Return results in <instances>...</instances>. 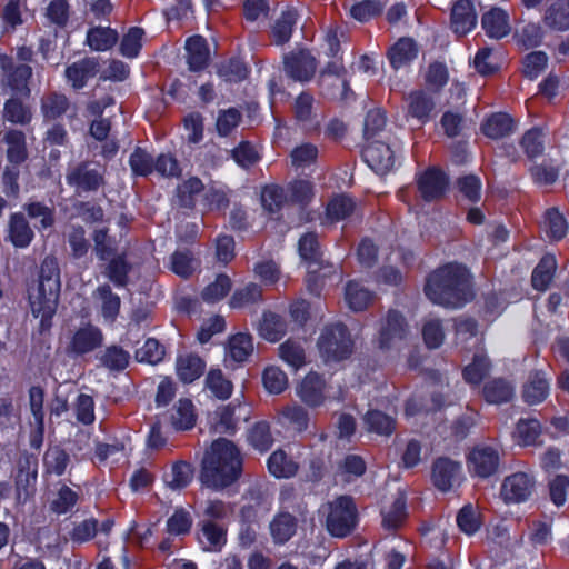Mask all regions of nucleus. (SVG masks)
<instances>
[{
    "instance_id": "obj_1",
    "label": "nucleus",
    "mask_w": 569,
    "mask_h": 569,
    "mask_svg": "<svg viewBox=\"0 0 569 569\" xmlns=\"http://www.w3.org/2000/svg\"><path fill=\"white\" fill-rule=\"evenodd\" d=\"M242 473V457L233 442L224 438L214 440L201 463L200 481L216 491L233 485Z\"/></svg>"
},
{
    "instance_id": "obj_2",
    "label": "nucleus",
    "mask_w": 569,
    "mask_h": 569,
    "mask_svg": "<svg viewBox=\"0 0 569 569\" xmlns=\"http://www.w3.org/2000/svg\"><path fill=\"white\" fill-rule=\"evenodd\" d=\"M426 296L436 305L462 307L472 298L470 273L458 263H448L433 271L425 286Z\"/></svg>"
},
{
    "instance_id": "obj_3",
    "label": "nucleus",
    "mask_w": 569,
    "mask_h": 569,
    "mask_svg": "<svg viewBox=\"0 0 569 569\" xmlns=\"http://www.w3.org/2000/svg\"><path fill=\"white\" fill-rule=\"evenodd\" d=\"M317 346L325 362L342 361L353 351V340L342 323L326 326L318 338Z\"/></svg>"
},
{
    "instance_id": "obj_4",
    "label": "nucleus",
    "mask_w": 569,
    "mask_h": 569,
    "mask_svg": "<svg viewBox=\"0 0 569 569\" xmlns=\"http://www.w3.org/2000/svg\"><path fill=\"white\" fill-rule=\"evenodd\" d=\"M328 531L339 538L348 536L356 526L357 510L351 498L341 496L323 506Z\"/></svg>"
},
{
    "instance_id": "obj_5",
    "label": "nucleus",
    "mask_w": 569,
    "mask_h": 569,
    "mask_svg": "<svg viewBox=\"0 0 569 569\" xmlns=\"http://www.w3.org/2000/svg\"><path fill=\"white\" fill-rule=\"evenodd\" d=\"M106 168L97 161H81L69 167L66 181L77 193L96 192L106 183Z\"/></svg>"
},
{
    "instance_id": "obj_6",
    "label": "nucleus",
    "mask_w": 569,
    "mask_h": 569,
    "mask_svg": "<svg viewBox=\"0 0 569 569\" xmlns=\"http://www.w3.org/2000/svg\"><path fill=\"white\" fill-rule=\"evenodd\" d=\"M410 327L399 311L389 310L380 321L377 345L381 350L397 349L407 340Z\"/></svg>"
},
{
    "instance_id": "obj_7",
    "label": "nucleus",
    "mask_w": 569,
    "mask_h": 569,
    "mask_svg": "<svg viewBox=\"0 0 569 569\" xmlns=\"http://www.w3.org/2000/svg\"><path fill=\"white\" fill-rule=\"evenodd\" d=\"M500 451L492 445H477L467 455V467L471 476L489 478L498 471Z\"/></svg>"
},
{
    "instance_id": "obj_8",
    "label": "nucleus",
    "mask_w": 569,
    "mask_h": 569,
    "mask_svg": "<svg viewBox=\"0 0 569 569\" xmlns=\"http://www.w3.org/2000/svg\"><path fill=\"white\" fill-rule=\"evenodd\" d=\"M32 68L28 64H14L11 57L0 53V81L2 87L9 88L13 93L30 94L29 80Z\"/></svg>"
},
{
    "instance_id": "obj_9",
    "label": "nucleus",
    "mask_w": 569,
    "mask_h": 569,
    "mask_svg": "<svg viewBox=\"0 0 569 569\" xmlns=\"http://www.w3.org/2000/svg\"><path fill=\"white\" fill-rule=\"evenodd\" d=\"M60 290L49 291L47 287L37 284L29 295L31 312L40 318L43 329L49 328L51 318L56 313Z\"/></svg>"
},
{
    "instance_id": "obj_10",
    "label": "nucleus",
    "mask_w": 569,
    "mask_h": 569,
    "mask_svg": "<svg viewBox=\"0 0 569 569\" xmlns=\"http://www.w3.org/2000/svg\"><path fill=\"white\" fill-rule=\"evenodd\" d=\"M283 71L293 81L308 82L317 71L316 58L307 50L291 51L283 56Z\"/></svg>"
},
{
    "instance_id": "obj_11",
    "label": "nucleus",
    "mask_w": 569,
    "mask_h": 569,
    "mask_svg": "<svg viewBox=\"0 0 569 569\" xmlns=\"http://www.w3.org/2000/svg\"><path fill=\"white\" fill-rule=\"evenodd\" d=\"M368 166L379 174H386L395 167L396 150L387 142L373 140L362 151Z\"/></svg>"
},
{
    "instance_id": "obj_12",
    "label": "nucleus",
    "mask_w": 569,
    "mask_h": 569,
    "mask_svg": "<svg viewBox=\"0 0 569 569\" xmlns=\"http://www.w3.org/2000/svg\"><path fill=\"white\" fill-rule=\"evenodd\" d=\"M462 477L461 463L447 457L435 460L431 469V480L441 491L446 492L458 485Z\"/></svg>"
},
{
    "instance_id": "obj_13",
    "label": "nucleus",
    "mask_w": 569,
    "mask_h": 569,
    "mask_svg": "<svg viewBox=\"0 0 569 569\" xmlns=\"http://www.w3.org/2000/svg\"><path fill=\"white\" fill-rule=\"evenodd\" d=\"M535 488L533 479L525 472H516L506 477L501 485V498L507 502L526 501Z\"/></svg>"
},
{
    "instance_id": "obj_14",
    "label": "nucleus",
    "mask_w": 569,
    "mask_h": 569,
    "mask_svg": "<svg viewBox=\"0 0 569 569\" xmlns=\"http://www.w3.org/2000/svg\"><path fill=\"white\" fill-rule=\"evenodd\" d=\"M298 250L301 259L309 263V277L307 279L308 290L312 293L319 295V286L316 280H312V276L318 273V269H313V266L321 264V251L318 242V237L313 232H308L299 239Z\"/></svg>"
},
{
    "instance_id": "obj_15",
    "label": "nucleus",
    "mask_w": 569,
    "mask_h": 569,
    "mask_svg": "<svg viewBox=\"0 0 569 569\" xmlns=\"http://www.w3.org/2000/svg\"><path fill=\"white\" fill-rule=\"evenodd\" d=\"M103 335L101 330L92 325L79 328L71 337L67 347L69 353L81 356L93 351L101 346Z\"/></svg>"
},
{
    "instance_id": "obj_16",
    "label": "nucleus",
    "mask_w": 569,
    "mask_h": 569,
    "mask_svg": "<svg viewBox=\"0 0 569 569\" xmlns=\"http://www.w3.org/2000/svg\"><path fill=\"white\" fill-rule=\"evenodd\" d=\"M325 391L326 381L316 372H309L297 387V396L311 408L323 405L326 400Z\"/></svg>"
},
{
    "instance_id": "obj_17",
    "label": "nucleus",
    "mask_w": 569,
    "mask_h": 569,
    "mask_svg": "<svg viewBox=\"0 0 569 569\" xmlns=\"http://www.w3.org/2000/svg\"><path fill=\"white\" fill-rule=\"evenodd\" d=\"M418 190L426 201L440 199L448 187L445 173L437 169H429L417 179Z\"/></svg>"
},
{
    "instance_id": "obj_18",
    "label": "nucleus",
    "mask_w": 569,
    "mask_h": 569,
    "mask_svg": "<svg viewBox=\"0 0 569 569\" xmlns=\"http://www.w3.org/2000/svg\"><path fill=\"white\" fill-rule=\"evenodd\" d=\"M34 232L21 212L10 214L7 224L6 240L14 248H27L33 240Z\"/></svg>"
},
{
    "instance_id": "obj_19",
    "label": "nucleus",
    "mask_w": 569,
    "mask_h": 569,
    "mask_svg": "<svg viewBox=\"0 0 569 569\" xmlns=\"http://www.w3.org/2000/svg\"><path fill=\"white\" fill-rule=\"evenodd\" d=\"M550 379L546 372L535 370L530 372L527 382L523 385L522 398L526 403L533 406L542 402L549 395Z\"/></svg>"
},
{
    "instance_id": "obj_20",
    "label": "nucleus",
    "mask_w": 569,
    "mask_h": 569,
    "mask_svg": "<svg viewBox=\"0 0 569 569\" xmlns=\"http://www.w3.org/2000/svg\"><path fill=\"white\" fill-rule=\"evenodd\" d=\"M99 71V63L94 58H83L73 62L66 69V78L76 90L82 89L88 80L94 78Z\"/></svg>"
},
{
    "instance_id": "obj_21",
    "label": "nucleus",
    "mask_w": 569,
    "mask_h": 569,
    "mask_svg": "<svg viewBox=\"0 0 569 569\" xmlns=\"http://www.w3.org/2000/svg\"><path fill=\"white\" fill-rule=\"evenodd\" d=\"M477 24V14L469 0H459L451 10V29L458 36H465Z\"/></svg>"
},
{
    "instance_id": "obj_22",
    "label": "nucleus",
    "mask_w": 569,
    "mask_h": 569,
    "mask_svg": "<svg viewBox=\"0 0 569 569\" xmlns=\"http://www.w3.org/2000/svg\"><path fill=\"white\" fill-rule=\"evenodd\" d=\"M226 535L227 531L222 526L211 520H203L200 523L198 540L203 550L219 551L227 541Z\"/></svg>"
},
{
    "instance_id": "obj_23",
    "label": "nucleus",
    "mask_w": 569,
    "mask_h": 569,
    "mask_svg": "<svg viewBox=\"0 0 569 569\" xmlns=\"http://www.w3.org/2000/svg\"><path fill=\"white\" fill-rule=\"evenodd\" d=\"M491 370V361L482 348L478 349L463 370L462 376L467 383L479 386L481 381L489 375Z\"/></svg>"
},
{
    "instance_id": "obj_24",
    "label": "nucleus",
    "mask_w": 569,
    "mask_h": 569,
    "mask_svg": "<svg viewBox=\"0 0 569 569\" xmlns=\"http://www.w3.org/2000/svg\"><path fill=\"white\" fill-rule=\"evenodd\" d=\"M69 108L70 101L63 93L51 91L40 98V112L46 121L62 117Z\"/></svg>"
},
{
    "instance_id": "obj_25",
    "label": "nucleus",
    "mask_w": 569,
    "mask_h": 569,
    "mask_svg": "<svg viewBox=\"0 0 569 569\" xmlns=\"http://www.w3.org/2000/svg\"><path fill=\"white\" fill-rule=\"evenodd\" d=\"M375 293L363 283L352 280L349 281L345 289V301L353 311H362L367 309L373 301Z\"/></svg>"
},
{
    "instance_id": "obj_26",
    "label": "nucleus",
    "mask_w": 569,
    "mask_h": 569,
    "mask_svg": "<svg viewBox=\"0 0 569 569\" xmlns=\"http://www.w3.org/2000/svg\"><path fill=\"white\" fill-rule=\"evenodd\" d=\"M187 62L191 71H200L208 64L209 48L201 36L190 37L186 42Z\"/></svg>"
},
{
    "instance_id": "obj_27",
    "label": "nucleus",
    "mask_w": 569,
    "mask_h": 569,
    "mask_svg": "<svg viewBox=\"0 0 569 569\" xmlns=\"http://www.w3.org/2000/svg\"><path fill=\"white\" fill-rule=\"evenodd\" d=\"M481 23L486 33L495 39L506 37L511 30L508 14L499 8H493L485 13Z\"/></svg>"
},
{
    "instance_id": "obj_28",
    "label": "nucleus",
    "mask_w": 569,
    "mask_h": 569,
    "mask_svg": "<svg viewBox=\"0 0 569 569\" xmlns=\"http://www.w3.org/2000/svg\"><path fill=\"white\" fill-rule=\"evenodd\" d=\"M204 361L197 355L187 353L177 358V375L179 379L184 383H191L200 378L204 371Z\"/></svg>"
},
{
    "instance_id": "obj_29",
    "label": "nucleus",
    "mask_w": 569,
    "mask_h": 569,
    "mask_svg": "<svg viewBox=\"0 0 569 569\" xmlns=\"http://www.w3.org/2000/svg\"><path fill=\"white\" fill-rule=\"evenodd\" d=\"M2 117L12 124L27 126L33 118L31 106L18 97H11L3 104Z\"/></svg>"
},
{
    "instance_id": "obj_30",
    "label": "nucleus",
    "mask_w": 569,
    "mask_h": 569,
    "mask_svg": "<svg viewBox=\"0 0 569 569\" xmlns=\"http://www.w3.org/2000/svg\"><path fill=\"white\" fill-rule=\"evenodd\" d=\"M408 114L425 123L435 109L433 99L422 90L412 91L407 97Z\"/></svg>"
},
{
    "instance_id": "obj_31",
    "label": "nucleus",
    "mask_w": 569,
    "mask_h": 569,
    "mask_svg": "<svg viewBox=\"0 0 569 569\" xmlns=\"http://www.w3.org/2000/svg\"><path fill=\"white\" fill-rule=\"evenodd\" d=\"M2 140L8 146L7 158L10 163L18 166L27 159L26 136L22 131L10 129L4 132Z\"/></svg>"
},
{
    "instance_id": "obj_32",
    "label": "nucleus",
    "mask_w": 569,
    "mask_h": 569,
    "mask_svg": "<svg viewBox=\"0 0 569 569\" xmlns=\"http://www.w3.org/2000/svg\"><path fill=\"white\" fill-rule=\"evenodd\" d=\"M259 335L270 341H279L287 332V323L284 319L271 311H266L258 327Z\"/></svg>"
},
{
    "instance_id": "obj_33",
    "label": "nucleus",
    "mask_w": 569,
    "mask_h": 569,
    "mask_svg": "<svg viewBox=\"0 0 569 569\" xmlns=\"http://www.w3.org/2000/svg\"><path fill=\"white\" fill-rule=\"evenodd\" d=\"M487 402L500 405L510 401L515 396L513 386L503 379L488 381L482 389Z\"/></svg>"
},
{
    "instance_id": "obj_34",
    "label": "nucleus",
    "mask_w": 569,
    "mask_h": 569,
    "mask_svg": "<svg viewBox=\"0 0 569 569\" xmlns=\"http://www.w3.org/2000/svg\"><path fill=\"white\" fill-rule=\"evenodd\" d=\"M277 419L281 425H288L302 432L308 428V411L299 405H289L277 411Z\"/></svg>"
},
{
    "instance_id": "obj_35",
    "label": "nucleus",
    "mask_w": 569,
    "mask_h": 569,
    "mask_svg": "<svg viewBox=\"0 0 569 569\" xmlns=\"http://www.w3.org/2000/svg\"><path fill=\"white\" fill-rule=\"evenodd\" d=\"M118 41V32L109 27H94L87 32V44L94 51H107Z\"/></svg>"
},
{
    "instance_id": "obj_36",
    "label": "nucleus",
    "mask_w": 569,
    "mask_h": 569,
    "mask_svg": "<svg viewBox=\"0 0 569 569\" xmlns=\"http://www.w3.org/2000/svg\"><path fill=\"white\" fill-rule=\"evenodd\" d=\"M417 56V48L412 39L410 38H401L399 39L388 52V57L391 66L395 69H399L411 60H413Z\"/></svg>"
},
{
    "instance_id": "obj_37",
    "label": "nucleus",
    "mask_w": 569,
    "mask_h": 569,
    "mask_svg": "<svg viewBox=\"0 0 569 569\" xmlns=\"http://www.w3.org/2000/svg\"><path fill=\"white\" fill-rule=\"evenodd\" d=\"M296 530L297 520L288 512L277 515L270 523V531L277 543L287 542L296 533Z\"/></svg>"
},
{
    "instance_id": "obj_38",
    "label": "nucleus",
    "mask_w": 569,
    "mask_h": 569,
    "mask_svg": "<svg viewBox=\"0 0 569 569\" xmlns=\"http://www.w3.org/2000/svg\"><path fill=\"white\" fill-rule=\"evenodd\" d=\"M297 22V11L288 9L274 21L271 29V37L276 44L281 46L291 38L293 27Z\"/></svg>"
},
{
    "instance_id": "obj_39",
    "label": "nucleus",
    "mask_w": 569,
    "mask_h": 569,
    "mask_svg": "<svg viewBox=\"0 0 569 569\" xmlns=\"http://www.w3.org/2000/svg\"><path fill=\"white\" fill-rule=\"evenodd\" d=\"M268 469L276 478H290L297 473L298 465L279 449L269 457Z\"/></svg>"
},
{
    "instance_id": "obj_40",
    "label": "nucleus",
    "mask_w": 569,
    "mask_h": 569,
    "mask_svg": "<svg viewBox=\"0 0 569 569\" xmlns=\"http://www.w3.org/2000/svg\"><path fill=\"white\" fill-rule=\"evenodd\" d=\"M548 27L565 31L569 29V1L557 0L549 6L545 14Z\"/></svg>"
},
{
    "instance_id": "obj_41",
    "label": "nucleus",
    "mask_w": 569,
    "mask_h": 569,
    "mask_svg": "<svg viewBox=\"0 0 569 569\" xmlns=\"http://www.w3.org/2000/svg\"><path fill=\"white\" fill-rule=\"evenodd\" d=\"M93 296L101 300V315L107 322H113L120 310V298L114 295L108 284L97 288Z\"/></svg>"
},
{
    "instance_id": "obj_42",
    "label": "nucleus",
    "mask_w": 569,
    "mask_h": 569,
    "mask_svg": "<svg viewBox=\"0 0 569 569\" xmlns=\"http://www.w3.org/2000/svg\"><path fill=\"white\" fill-rule=\"evenodd\" d=\"M253 351L252 337L249 333H237L229 339L227 356L236 361H246Z\"/></svg>"
},
{
    "instance_id": "obj_43",
    "label": "nucleus",
    "mask_w": 569,
    "mask_h": 569,
    "mask_svg": "<svg viewBox=\"0 0 569 569\" xmlns=\"http://www.w3.org/2000/svg\"><path fill=\"white\" fill-rule=\"evenodd\" d=\"M481 130L488 138H503L512 132V119L506 113L492 114L482 123Z\"/></svg>"
},
{
    "instance_id": "obj_44",
    "label": "nucleus",
    "mask_w": 569,
    "mask_h": 569,
    "mask_svg": "<svg viewBox=\"0 0 569 569\" xmlns=\"http://www.w3.org/2000/svg\"><path fill=\"white\" fill-rule=\"evenodd\" d=\"M192 478L193 468L189 462L183 460L174 462L170 471L164 475V481L171 489H182L187 487Z\"/></svg>"
},
{
    "instance_id": "obj_45",
    "label": "nucleus",
    "mask_w": 569,
    "mask_h": 569,
    "mask_svg": "<svg viewBox=\"0 0 569 569\" xmlns=\"http://www.w3.org/2000/svg\"><path fill=\"white\" fill-rule=\"evenodd\" d=\"M279 357L295 370L306 365V350L300 341L288 339L278 348Z\"/></svg>"
},
{
    "instance_id": "obj_46",
    "label": "nucleus",
    "mask_w": 569,
    "mask_h": 569,
    "mask_svg": "<svg viewBox=\"0 0 569 569\" xmlns=\"http://www.w3.org/2000/svg\"><path fill=\"white\" fill-rule=\"evenodd\" d=\"M557 268L555 257L545 256L533 269L531 281L535 289L545 291L553 278Z\"/></svg>"
},
{
    "instance_id": "obj_47",
    "label": "nucleus",
    "mask_w": 569,
    "mask_h": 569,
    "mask_svg": "<svg viewBox=\"0 0 569 569\" xmlns=\"http://www.w3.org/2000/svg\"><path fill=\"white\" fill-rule=\"evenodd\" d=\"M171 423L177 430L191 429L196 423L193 405L188 399H180L173 408Z\"/></svg>"
},
{
    "instance_id": "obj_48",
    "label": "nucleus",
    "mask_w": 569,
    "mask_h": 569,
    "mask_svg": "<svg viewBox=\"0 0 569 569\" xmlns=\"http://www.w3.org/2000/svg\"><path fill=\"white\" fill-rule=\"evenodd\" d=\"M367 466L365 460L358 455H347L339 463L337 476L343 481H351L361 477L366 472Z\"/></svg>"
},
{
    "instance_id": "obj_49",
    "label": "nucleus",
    "mask_w": 569,
    "mask_h": 569,
    "mask_svg": "<svg viewBox=\"0 0 569 569\" xmlns=\"http://www.w3.org/2000/svg\"><path fill=\"white\" fill-rule=\"evenodd\" d=\"M541 426L537 419H520L517 423L515 438L522 446L537 445Z\"/></svg>"
},
{
    "instance_id": "obj_50",
    "label": "nucleus",
    "mask_w": 569,
    "mask_h": 569,
    "mask_svg": "<svg viewBox=\"0 0 569 569\" xmlns=\"http://www.w3.org/2000/svg\"><path fill=\"white\" fill-rule=\"evenodd\" d=\"M38 284L44 286L49 291L60 290V270L53 257H46L40 267Z\"/></svg>"
},
{
    "instance_id": "obj_51",
    "label": "nucleus",
    "mask_w": 569,
    "mask_h": 569,
    "mask_svg": "<svg viewBox=\"0 0 569 569\" xmlns=\"http://www.w3.org/2000/svg\"><path fill=\"white\" fill-rule=\"evenodd\" d=\"M250 445L261 451H267L273 443L270 426L266 421L257 422L252 426L248 433Z\"/></svg>"
},
{
    "instance_id": "obj_52",
    "label": "nucleus",
    "mask_w": 569,
    "mask_h": 569,
    "mask_svg": "<svg viewBox=\"0 0 569 569\" xmlns=\"http://www.w3.org/2000/svg\"><path fill=\"white\" fill-rule=\"evenodd\" d=\"M365 422L369 431L388 436L395 429V419L379 410H370L365 416Z\"/></svg>"
},
{
    "instance_id": "obj_53",
    "label": "nucleus",
    "mask_w": 569,
    "mask_h": 569,
    "mask_svg": "<svg viewBox=\"0 0 569 569\" xmlns=\"http://www.w3.org/2000/svg\"><path fill=\"white\" fill-rule=\"evenodd\" d=\"M238 419L234 417V408L231 405L219 407L212 416L213 429L219 433H228L236 430Z\"/></svg>"
},
{
    "instance_id": "obj_54",
    "label": "nucleus",
    "mask_w": 569,
    "mask_h": 569,
    "mask_svg": "<svg viewBox=\"0 0 569 569\" xmlns=\"http://www.w3.org/2000/svg\"><path fill=\"white\" fill-rule=\"evenodd\" d=\"M43 462L48 472L61 476L64 473L70 458L63 449L52 447L46 451Z\"/></svg>"
},
{
    "instance_id": "obj_55",
    "label": "nucleus",
    "mask_w": 569,
    "mask_h": 569,
    "mask_svg": "<svg viewBox=\"0 0 569 569\" xmlns=\"http://www.w3.org/2000/svg\"><path fill=\"white\" fill-rule=\"evenodd\" d=\"M218 76L226 82H240L248 76L244 63L238 59L221 62L217 70Z\"/></svg>"
},
{
    "instance_id": "obj_56",
    "label": "nucleus",
    "mask_w": 569,
    "mask_h": 569,
    "mask_svg": "<svg viewBox=\"0 0 569 569\" xmlns=\"http://www.w3.org/2000/svg\"><path fill=\"white\" fill-rule=\"evenodd\" d=\"M545 226L547 234L552 240L562 239L568 231L566 219L556 208L546 211Z\"/></svg>"
},
{
    "instance_id": "obj_57",
    "label": "nucleus",
    "mask_w": 569,
    "mask_h": 569,
    "mask_svg": "<svg viewBox=\"0 0 569 569\" xmlns=\"http://www.w3.org/2000/svg\"><path fill=\"white\" fill-rule=\"evenodd\" d=\"M318 148L311 143H302L290 153L291 166L295 169H305L316 162Z\"/></svg>"
},
{
    "instance_id": "obj_58",
    "label": "nucleus",
    "mask_w": 569,
    "mask_h": 569,
    "mask_svg": "<svg viewBox=\"0 0 569 569\" xmlns=\"http://www.w3.org/2000/svg\"><path fill=\"white\" fill-rule=\"evenodd\" d=\"M144 36L143 29L132 27L123 36L120 43V52L127 58H136L142 47V38Z\"/></svg>"
},
{
    "instance_id": "obj_59",
    "label": "nucleus",
    "mask_w": 569,
    "mask_h": 569,
    "mask_svg": "<svg viewBox=\"0 0 569 569\" xmlns=\"http://www.w3.org/2000/svg\"><path fill=\"white\" fill-rule=\"evenodd\" d=\"M197 268V262L192 253L188 250H178L171 256V270L182 277L188 278Z\"/></svg>"
},
{
    "instance_id": "obj_60",
    "label": "nucleus",
    "mask_w": 569,
    "mask_h": 569,
    "mask_svg": "<svg viewBox=\"0 0 569 569\" xmlns=\"http://www.w3.org/2000/svg\"><path fill=\"white\" fill-rule=\"evenodd\" d=\"M355 210V202L347 196L333 198L327 206V218L335 222L347 218Z\"/></svg>"
},
{
    "instance_id": "obj_61",
    "label": "nucleus",
    "mask_w": 569,
    "mask_h": 569,
    "mask_svg": "<svg viewBox=\"0 0 569 569\" xmlns=\"http://www.w3.org/2000/svg\"><path fill=\"white\" fill-rule=\"evenodd\" d=\"M230 289V278L226 274H220L202 290L201 297L206 302L213 303L226 297Z\"/></svg>"
},
{
    "instance_id": "obj_62",
    "label": "nucleus",
    "mask_w": 569,
    "mask_h": 569,
    "mask_svg": "<svg viewBox=\"0 0 569 569\" xmlns=\"http://www.w3.org/2000/svg\"><path fill=\"white\" fill-rule=\"evenodd\" d=\"M130 355L120 347H108L100 357L101 363L110 370H122L129 363Z\"/></svg>"
},
{
    "instance_id": "obj_63",
    "label": "nucleus",
    "mask_w": 569,
    "mask_h": 569,
    "mask_svg": "<svg viewBox=\"0 0 569 569\" xmlns=\"http://www.w3.org/2000/svg\"><path fill=\"white\" fill-rule=\"evenodd\" d=\"M154 160L146 150L136 148L130 154L129 166L136 176L146 177L153 172Z\"/></svg>"
},
{
    "instance_id": "obj_64",
    "label": "nucleus",
    "mask_w": 569,
    "mask_h": 569,
    "mask_svg": "<svg viewBox=\"0 0 569 569\" xmlns=\"http://www.w3.org/2000/svg\"><path fill=\"white\" fill-rule=\"evenodd\" d=\"M261 297V288L256 283H249L244 288L236 290L229 303L232 308H242L258 302Z\"/></svg>"
}]
</instances>
